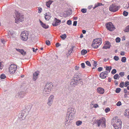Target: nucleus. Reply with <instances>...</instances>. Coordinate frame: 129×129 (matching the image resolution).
<instances>
[{
    "mask_svg": "<svg viewBox=\"0 0 129 129\" xmlns=\"http://www.w3.org/2000/svg\"><path fill=\"white\" fill-rule=\"evenodd\" d=\"M97 123L98 124V126H99L101 124H102V126L103 127H105L106 121L105 119L104 118H102L101 119L99 120H97Z\"/></svg>",
    "mask_w": 129,
    "mask_h": 129,
    "instance_id": "6e6552de",
    "label": "nucleus"
},
{
    "mask_svg": "<svg viewBox=\"0 0 129 129\" xmlns=\"http://www.w3.org/2000/svg\"><path fill=\"white\" fill-rule=\"evenodd\" d=\"M116 72V70L115 69H113L111 72V73L113 74H115Z\"/></svg>",
    "mask_w": 129,
    "mask_h": 129,
    "instance_id": "ea45409f",
    "label": "nucleus"
},
{
    "mask_svg": "<svg viewBox=\"0 0 129 129\" xmlns=\"http://www.w3.org/2000/svg\"><path fill=\"white\" fill-rule=\"evenodd\" d=\"M111 81V78L110 77H109L108 79V81L109 82H110Z\"/></svg>",
    "mask_w": 129,
    "mask_h": 129,
    "instance_id": "69168bd1",
    "label": "nucleus"
},
{
    "mask_svg": "<svg viewBox=\"0 0 129 129\" xmlns=\"http://www.w3.org/2000/svg\"><path fill=\"white\" fill-rule=\"evenodd\" d=\"M115 40L116 42L118 43L120 41V39L118 37L116 38Z\"/></svg>",
    "mask_w": 129,
    "mask_h": 129,
    "instance_id": "a19ab883",
    "label": "nucleus"
},
{
    "mask_svg": "<svg viewBox=\"0 0 129 129\" xmlns=\"http://www.w3.org/2000/svg\"><path fill=\"white\" fill-rule=\"evenodd\" d=\"M97 92L100 94H103L104 92V89L101 87H98L97 89Z\"/></svg>",
    "mask_w": 129,
    "mask_h": 129,
    "instance_id": "2eb2a0df",
    "label": "nucleus"
},
{
    "mask_svg": "<svg viewBox=\"0 0 129 129\" xmlns=\"http://www.w3.org/2000/svg\"><path fill=\"white\" fill-rule=\"evenodd\" d=\"M114 83L116 85H118V82L117 81H114Z\"/></svg>",
    "mask_w": 129,
    "mask_h": 129,
    "instance_id": "052dcab7",
    "label": "nucleus"
},
{
    "mask_svg": "<svg viewBox=\"0 0 129 129\" xmlns=\"http://www.w3.org/2000/svg\"><path fill=\"white\" fill-rule=\"evenodd\" d=\"M28 35V33L26 31H24L22 32L20 35L22 40L25 41L27 40Z\"/></svg>",
    "mask_w": 129,
    "mask_h": 129,
    "instance_id": "39448f33",
    "label": "nucleus"
},
{
    "mask_svg": "<svg viewBox=\"0 0 129 129\" xmlns=\"http://www.w3.org/2000/svg\"><path fill=\"white\" fill-rule=\"evenodd\" d=\"M32 49H33V52H36V50H38L37 48H36L35 50V48H32Z\"/></svg>",
    "mask_w": 129,
    "mask_h": 129,
    "instance_id": "6e6d98bb",
    "label": "nucleus"
},
{
    "mask_svg": "<svg viewBox=\"0 0 129 129\" xmlns=\"http://www.w3.org/2000/svg\"><path fill=\"white\" fill-rule=\"evenodd\" d=\"M39 74V71H37L33 74V79L36 81L38 78V76Z\"/></svg>",
    "mask_w": 129,
    "mask_h": 129,
    "instance_id": "ddd939ff",
    "label": "nucleus"
},
{
    "mask_svg": "<svg viewBox=\"0 0 129 129\" xmlns=\"http://www.w3.org/2000/svg\"><path fill=\"white\" fill-rule=\"evenodd\" d=\"M17 68V66L14 64H12L9 66V69L10 73L13 74L16 71Z\"/></svg>",
    "mask_w": 129,
    "mask_h": 129,
    "instance_id": "423d86ee",
    "label": "nucleus"
},
{
    "mask_svg": "<svg viewBox=\"0 0 129 129\" xmlns=\"http://www.w3.org/2000/svg\"><path fill=\"white\" fill-rule=\"evenodd\" d=\"M60 45H61L58 43H56L55 44L56 46L57 47H59V46H60Z\"/></svg>",
    "mask_w": 129,
    "mask_h": 129,
    "instance_id": "3c124183",
    "label": "nucleus"
},
{
    "mask_svg": "<svg viewBox=\"0 0 129 129\" xmlns=\"http://www.w3.org/2000/svg\"><path fill=\"white\" fill-rule=\"evenodd\" d=\"M15 49L18 52L20 53L23 56H25L26 54V52H25L24 50L23 49H19L15 48Z\"/></svg>",
    "mask_w": 129,
    "mask_h": 129,
    "instance_id": "4468645a",
    "label": "nucleus"
},
{
    "mask_svg": "<svg viewBox=\"0 0 129 129\" xmlns=\"http://www.w3.org/2000/svg\"><path fill=\"white\" fill-rule=\"evenodd\" d=\"M126 58L125 57H123L122 58L121 61L123 62H125L126 61Z\"/></svg>",
    "mask_w": 129,
    "mask_h": 129,
    "instance_id": "c9c22d12",
    "label": "nucleus"
},
{
    "mask_svg": "<svg viewBox=\"0 0 129 129\" xmlns=\"http://www.w3.org/2000/svg\"><path fill=\"white\" fill-rule=\"evenodd\" d=\"M108 73V72L106 71L105 72H103L101 73L100 74V76L102 79H105L107 76Z\"/></svg>",
    "mask_w": 129,
    "mask_h": 129,
    "instance_id": "f8f14e48",
    "label": "nucleus"
},
{
    "mask_svg": "<svg viewBox=\"0 0 129 129\" xmlns=\"http://www.w3.org/2000/svg\"><path fill=\"white\" fill-rule=\"evenodd\" d=\"M81 67L83 68H84L85 67V65L84 63H82L81 64Z\"/></svg>",
    "mask_w": 129,
    "mask_h": 129,
    "instance_id": "09e8293b",
    "label": "nucleus"
},
{
    "mask_svg": "<svg viewBox=\"0 0 129 129\" xmlns=\"http://www.w3.org/2000/svg\"><path fill=\"white\" fill-rule=\"evenodd\" d=\"M125 53L124 52L121 51L120 53V55H124Z\"/></svg>",
    "mask_w": 129,
    "mask_h": 129,
    "instance_id": "13d9d810",
    "label": "nucleus"
},
{
    "mask_svg": "<svg viewBox=\"0 0 129 129\" xmlns=\"http://www.w3.org/2000/svg\"><path fill=\"white\" fill-rule=\"evenodd\" d=\"M61 22L60 20H58L56 18H55L54 21L52 24L53 26H56L59 25Z\"/></svg>",
    "mask_w": 129,
    "mask_h": 129,
    "instance_id": "9d476101",
    "label": "nucleus"
},
{
    "mask_svg": "<svg viewBox=\"0 0 129 129\" xmlns=\"http://www.w3.org/2000/svg\"><path fill=\"white\" fill-rule=\"evenodd\" d=\"M114 58L115 60L117 61L119 59V58L117 56H115L114 57Z\"/></svg>",
    "mask_w": 129,
    "mask_h": 129,
    "instance_id": "4c0bfd02",
    "label": "nucleus"
},
{
    "mask_svg": "<svg viewBox=\"0 0 129 129\" xmlns=\"http://www.w3.org/2000/svg\"><path fill=\"white\" fill-rule=\"evenodd\" d=\"M16 18H15V20H18V21H20L21 19L20 18V15L19 14H18V13L16 14Z\"/></svg>",
    "mask_w": 129,
    "mask_h": 129,
    "instance_id": "412c9836",
    "label": "nucleus"
},
{
    "mask_svg": "<svg viewBox=\"0 0 129 129\" xmlns=\"http://www.w3.org/2000/svg\"><path fill=\"white\" fill-rule=\"evenodd\" d=\"M119 77V76L118 74H115L114 76V78L115 79H118Z\"/></svg>",
    "mask_w": 129,
    "mask_h": 129,
    "instance_id": "cd10ccee",
    "label": "nucleus"
},
{
    "mask_svg": "<svg viewBox=\"0 0 129 129\" xmlns=\"http://www.w3.org/2000/svg\"><path fill=\"white\" fill-rule=\"evenodd\" d=\"M40 23L42 26L45 28H47L49 26L47 25H46L45 24L43 23L40 20Z\"/></svg>",
    "mask_w": 129,
    "mask_h": 129,
    "instance_id": "6ab92c4d",
    "label": "nucleus"
},
{
    "mask_svg": "<svg viewBox=\"0 0 129 129\" xmlns=\"http://www.w3.org/2000/svg\"><path fill=\"white\" fill-rule=\"evenodd\" d=\"M102 68L100 67L98 68V71L99 72H100L102 70Z\"/></svg>",
    "mask_w": 129,
    "mask_h": 129,
    "instance_id": "603ef678",
    "label": "nucleus"
},
{
    "mask_svg": "<svg viewBox=\"0 0 129 129\" xmlns=\"http://www.w3.org/2000/svg\"><path fill=\"white\" fill-rule=\"evenodd\" d=\"M52 3V1H49L46 2V5L48 7H49L50 5Z\"/></svg>",
    "mask_w": 129,
    "mask_h": 129,
    "instance_id": "4be33fe9",
    "label": "nucleus"
},
{
    "mask_svg": "<svg viewBox=\"0 0 129 129\" xmlns=\"http://www.w3.org/2000/svg\"><path fill=\"white\" fill-rule=\"evenodd\" d=\"M53 87V85L52 83H47L45 87V90L43 91L44 94L48 93L47 92H50L52 89Z\"/></svg>",
    "mask_w": 129,
    "mask_h": 129,
    "instance_id": "20e7f679",
    "label": "nucleus"
},
{
    "mask_svg": "<svg viewBox=\"0 0 129 129\" xmlns=\"http://www.w3.org/2000/svg\"><path fill=\"white\" fill-rule=\"evenodd\" d=\"M45 18L46 20H49L51 18V15L50 13H46Z\"/></svg>",
    "mask_w": 129,
    "mask_h": 129,
    "instance_id": "dca6fc26",
    "label": "nucleus"
},
{
    "mask_svg": "<svg viewBox=\"0 0 129 129\" xmlns=\"http://www.w3.org/2000/svg\"><path fill=\"white\" fill-rule=\"evenodd\" d=\"M51 102H52L51 101H50L48 100V104L49 106H51Z\"/></svg>",
    "mask_w": 129,
    "mask_h": 129,
    "instance_id": "4d7b16f0",
    "label": "nucleus"
},
{
    "mask_svg": "<svg viewBox=\"0 0 129 129\" xmlns=\"http://www.w3.org/2000/svg\"><path fill=\"white\" fill-rule=\"evenodd\" d=\"M54 98V96L53 95H51L49 97L48 100L50 101H52V99H53Z\"/></svg>",
    "mask_w": 129,
    "mask_h": 129,
    "instance_id": "7c9ffc66",
    "label": "nucleus"
},
{
    "mask_svg": "<svg viewBox=\"0 0 129 129\" xmlns=\"http://www.w3.org/2000/svg\"><path fill=\"white\" fill-rule=\"evenodd\" d=\"M121 90V89L119 88H117L115 90V92L117 93H119Z\"/></svg>",
    "mask_w": 129,
    "mask_h": 129,
    "instance_id": "473e14b6",
    "label": "nucleus"
},
{
    "mask_svg": "<svg viewBox=\"0 0 129 129\" xmlns=\"http://www.w3.org/2000/svg\"><path fill=\"white\" fill-rule=\"evenodd\" d=\"M93 66L96 67L97 65V63L96 62V61H94V64H93Z\"/></svg>",
    "mask_w": 129,
    "mask_h": 129,
    "instance_id": "8fccbe9b",
    "label": "nucleus"
},
{
    "mask_svg": "<svg viewBox=\"0 0 129 129\" xmlns=\"http://www.w3.org/2000/svg\"><path fill=\"white\" fill-rule=\"evenodd\" d=\"M124 96L125 98H126L127 97V94L126 93H125L124 94Z\"/></svg>",
    "mask_w": 129,
    "mask_h": 129,
    "instance_id": "0e129e2a",
    "label": "nucleus"
},
{
    "mask_svg": "<svg viewBox=\"0 0 129 129\" xmlns=\"http://www.w3.org/2000/svg\"><path fill=\"white\" fill-rule=\"evenodd\" d=\"M121 104V102L120 101L118 102L116 104V105L117 106H120Z\"/></svg>",
    "mask_w": 129,
    "mask_h": 129,
    "instance_id": "a18cd8bd",
    "label": "nucleus"
},
{
    "mask_svg": "<svg viewBox=\"0 0 129 129\" xmlns=\"http://www.w3.org/2000/svg\"><path fill=\"white\" fill-rule=\"evenodd\" d=\"M123 14L124 16H127L128 15V12H126V11H124L123 12Z\"/></svg>",
    "mask_w": 129,
    "mask_h": 129,
    "instance_id": "f704fd0d",
    "label": "nucleus"
},
{
    "mask_svg": "<svg viewBox=\"0 0 129 129\" xmlns=\"http://www.w3.org/2000/svg\"><path fill=\"white\" fill-rule=\"evenodd\" d=\"M106 28L109 31H112L115 29V27L111 22H109L106 24Z\"/></svg>",
    "mask_w": 129,
    "mask_h": 129,
    "instance_id": "0eeeda50",
    "label": "nucleus"
},
{
    "mask_svg": "<svg viewBox=\"0 0 129 129\" xmlns=\"http://www.w3.org/2000/svg\"><path fill=\"white\" fill-rule=\"evenodd\" d=\"M124 115L126 117L129 118V109L125 110Z\"/></svg>",
    "mask_w": 129,
    "mask_h": 129,
    "instance_id": "aec40b11",
    "label": "nucleus"
},
{
    "mask_svg": "<svg viewBox=\"0 0 129 129\" xmlns=\"http://www.w3.org/2000/svg\"><path fill=\"white\" fill-rule=\"evenodd\" d=\"M111 69V66L108 67L106 68V70L108 71V73L110 72V70Z\"/></svg>",
    "mask_w": 129,
    "mask_h": 129,
    "instance_id": "c756f323",
    "label": "nucleus"
},
{
    "mask_svg": "<svg viewBox=\"0 0 129 129\" xmlns=\"http://www.w3.org/2000/svg\"><path fill=\"white\" fill-rule=\"evenodd\" d=\"M82 32L83 34H85L86 33V31L84 30H82Z\"/></svg>",
    "mask_w": 129,
    "mask_h": 129,
    "instance_id": "e2e57ef3",
    "label": "nucleus"
},
{
    "mask_svg": "<svg viewBox=\"0 0 129 129\" xmlns=\"http://www.w3.org/2000/svg\"><path fill=\"white\" fill-rule=\"evenodd\" d=\"M102 5V3H98L97 4H95V7L93 8V9H95V8L98 7L99 6H100Z\"/></svg>",
    "mask_w": 129,
    "mask_h": 129,
    "instance_id": "b1692460",
    "label": "nucleus"
},
{
    "mask_svg": "<svg viewBox=\"0 0 129 129\" xmlns=\"http://www.w3.org/2000/svg\"><path fill=\"white\" fill-rule=\"evenodd\" d=\"M124 31L125 32H129V25L126 27Z\"/></svg>",
    "mask_w": 129,
    "mask_h": 129,
    "instance_id": "5701e85b",
    "label": "nucleus"
},
{
    "mask_svg": "<svg viewBox=\"0 0 129 129\" xmlns=\"http://www.w3.org/2000/svg\"><path fill=\"white\" fill-rule=\"evenodd\" d=\"M129 85V82L128 81H126L125 82L124 85V87H127Z\"/></svg>",
    "mask_w": 129,
    "mask_h": 129,
    "instance_id": "72a5a7b5",
    "label": "nucleus"
},
{
    "mask_svg": "<svg viewBox=\"0 0 129 129\" xmlns=\"http://www.w3.org/2000/svg\"><path fill=\"white\" fill-rule=\"evenodd\" d=\"M113 125L115 129H121V127L122 121L117 117L113 118Z\"/></svg>",
    "mask_w": 129,
    "mask_h": 129,
    "instance_id": "f257e3e1",
    "label": "nucleus"
},
{
    "mask_svg": "<svg viewBox=\"0 0 129 129\" xmlns=\"http://www.w3.org/2000/svg\"><path fill=\"white\" fill-rule=\"evenodd\" d=\"M67 24L69 25H70L71 24L72 22L71 20H68L67 22Z\"/></svg>",
    "mask_w": 129,
    "mask_h": 129,
    "instance_id": "49530a36",
    "label": "nucleus"
},
{
    "mask_svg": "<svg viewBox=\"0 0 129 129\" xmlns=\"http://www.w3.org/2000/svg\"><path fill=\"white\" fill-rule=\"evenodd\" d=\"M74 116V114H69V116L68 117V118H67L68 120H70V121L72 120L73 119V118Z\"/></svg>",
    "mask_w": 129,
    "mask_h": 129,
    "instance_id": "a211bd4d",
    "label": "nucleus"
},
{
    "mask_svg": "<svg viewBox=\"0 0 129 129\" xmlns=\"http://www.w3.org/2000/svg\"><path fill=\"white\" fill-rule=\"evenodd\" d=\"M110 48V45L109 43L108 42H107L105 44L103 47V48L104 49H107Z\"/></svg>",
    "mask_w": 129,
    "mask_h": 129,
    "instance_id": "f3484780",
    "label": "nucleus"
},
{
    "mask_svg": "<svg viewBox=\"0 0 129 129\" xmlns=\"http://www.w3.org/2000/svg\"><path fill=\"white\" fill-rule=\"evenodd\" d=\"M46 44L47 45H49L50 44V42L48 40H47L46 41Z\"/></svg>",
    "mask_w": 129,
    "mask_h": 129,
    "instance_id": "79ce46f5",
    "label": "nucleus"
},
{
    "mask_svg": "<svg viewBox=\"0 0 129 129\" xmlns=\"http://www.w3.org/2000/svg\"><path fill=\"white\" fill-rule=\"evenodd\" d=\"M82 121L79 120L76 122V124L77 125L79 126L81 125L82 124Z\"/></svg>",
    "mask_w": 129,
    "mask_h": 129,
    "instance_id": "393cba45",
    "label": "nucleus"
},
{
    "mask_svg": "<svg viewBox=\"0 0 129 129\" xmlns=\"http://www.w3.org/2000/svg\"><path fill=\"white\" fill-rule=\"evenodd\" d=\"M80 75L79 73H76L74 76V79H72L71 83V85H72V86H75L77 84V82L78 80H79L80 79H79L80 78Z\"/></svg>",
    "mask_w": 129,
    "mask_h": 129,
    "instance_id": "7ed1b4c3",
    "label": "nucleus"
},
{
    "mask_svg": "<svg viewBox=\"0 0 129 129\" xmlns=\"http://www.w3.org/2000/svg\"><path fill=\"white\" fill-rule=\"evenodd\" d=\"M87 51L83 49L81 51V54L83 55H84L87 53Z\"/></svg>",
    "mask_w": 129,
    "mask_h": 129,
    "instance_id": "bb28decb",
    "label": "nucleus"
},
{
    "mask_svg": "<svg viewBox=\"0 0 129 129\" xmlns=\"http://www.w3.org/2000/svg\"><path fill=\"white\" fill-rule=\"evenodd\" d=\"M85 63L87 65L90 66H91L90 63V62H89V61H86Z\"/></svg>",
    "mask_w": 129,
    "mask_h": 129,
    "instance_id": "e433bc0d",
    "label": "nucleus"
},
{
    "mask_svg": "<svg viewBox=\"0 0 129 129\" xmlns=\"http://www.w3.org/2000/svg\"><path fill=\"white\" fill-rule=\"evenodd\" d=\"M98 104H95L93 106V107L95 108H96L98 107Z\"/></svg>",
    "mask_w": 129,
    "mask_h": 129,
    "instance_id": "5fc2aeb1",
    "label": "nucleus"
},
{
    "mask_svg": "<svg viewBox=\"0 0 129 129\" xmlns=\"http://www.w3.org/2000/svg\"><path fill=\"white\" fill-rule=\"evenodd\" d=\"M110 109L109 108H107L105 109V111L106 113H107L110 111Z\"/></svg>",
    "mask_w": 129,
    "mask_h": 129,
    "instance_id": "c03bdc74",
    "label": "nucleus"
},
{
    "mask_svg": "<svg viewBox=\"0 0 129 129\" xmlns=\"http://www.w3.org/2000/svg\"><path fill=\"white\" fill-rule=\"evenodd\" d=\"M81 12L83 13H85L86 12V9H82L81 10Z\"/></svg>",
    "mask_w": 129,
    "mask_h": 129,
    "instance_id": "37998d69",
    "label": "nucleus"
},
{
    "mask_svg": "<svg viewBox=\"0 0 129 129\" xmlns=\"http://www.w3.org/2000/svg\"><path fill=\"white\" fill-rule=\"evenodd\" d=\"M101 38L94 39L91 45L92 47L94 48H97L101 44Z\"/></svg>",
    "mask_w": 129,
    "mask_h": 129,
    "instance_id": "f03ea898",
    "label": "nucleus"
},
{
    "mask_svg": "<svg viewBox=\"0 0 129 129\" xmlns=\"http://www.w3.org/2000/svg\"><path fill=\"white\" fill-rule=\"evenodd\" d=\"M67 37V36L66 34L61 35L60 36V37L63 40H64Z\"/></svg>",
    "mask_w": 129,
    "mask_h": 129,
    "instance_id": "a878e982",
    "label": "nucleus"
},
{
    "mask_svg": "<svg viewBox=\"0 0 129 129\" xmlns=\"http://www.w3.org/2000/svg\"><path fill=\"white\" fill-rule=\"evenodd\" d=\"M77 21H74L73 22V25L75 26H76L77 25Z\"/></svg>",
    "mask_w": 129,
    "mask_h": 129,
    "instance_id": "864d4df0",
    "label": "nucleus"
},
{
    "mask_svg": "<svg viewBox=\"0 0 129 129\" xmlns=\"http://www.w3.org/2000/svg\"><path fill=\"white\" fill-rule=\"evenodd\" d=\"M119 75L121 76V77H123L124 75V72H122L119 73Z\"/></svg>",
    "mask_w": 129,
    "mask_h": 129,
    "instance_id": "58836bf2",
    "label": "nucleus"
},
{
    "mask_svg": "<svg viewBox=\"0 0 129 129\" xmlns=\"http://www.w3.org/2000/svg\"><path fill=\"white\" fill-rule=\"evenodd\" d=\"M3 66V65L2 63L0 62V69H2Z\"/></svg>",
    "mask_w": 129,
    "mask_h": 129,
    "instance_id": "de8ad7c7",
    "label": "nucleus"
},
{
    "mask_svg": "<svg viewBox=\"0 0 129 129\" xmlns=\"http://www.w3.org/2000/svg\"><path fill=\"white\" fill-rule=\"evenodd\" d=\"M83 37V35L82 34L81 35H80V37L81 38H82Z\"/></svg>",
    "mask_w": 129,
    "mask_h": 129,
    "instance_id": "338daca9",
    "label": "nucleus"
},
{
    "mask_svg": "<svg viewBox=\"0 0 129 129\" xmlns=\"http://www.w3.org/2000/svg\"><path fill=\"white\" fill-rule=\"evenodd\" d=\"M6 77L5 75L4 74H2L0 76V77L1 79H4Z\"/></svg>",
    "mask_w": 129,
    "mask_h": 129,
    "instance_id": "c85d7f7f",
    "label": "nucleus"
},
{
    "mask_svg": "<svg viewBox=\"0 0 129 129\" xmlns=\"http://www.w3.org/2000/svg\"><path fill=\"white\" fill-rule=\"evenodd\" d=\"M109 10L110 11L115 12L119 10L118 7L112 4L111 5L109 8Z\"/></svg>",
    "mask_w": 129,
    "mask_h": 129,
    "instance_id": "1a4fd4ad",
    "label": "nucleus"
},
{
    "mask_svg": "<svg viewBox=\"0 0 129 129\" xmlns=\"http://www.w3.org/2000/svg\"><path fill=\"white\" fill-rule=\"evenodd\" d=\"M124 91L125 93H126L127 92V90L125 88L124 89Z\"/></svg>",
    "mask_w": 129,
    "mask_h": 129,
    "instance_id": "680f3d73",
    "label": "nucleus"
},
{
    "mask_svg": "<svg viewBox=\"0 0 129 129\" xmlns=\"http://www.w3.org/2000/svg\"><path fill=\"white\" fill-rule=\"evenodd\" d=\"M68 111L69 114H75L76 111L75 109L73 107H70L69 108L68 110Z\"/></svg>",
    "mask_w": 129,
    "mask_h": 129,
    "instance_id": "9b49d317",
    "label": "nucleus"
},
{
    "mask_svg": "<svg viewBox=\"0 0 129 129\" xmlns=\"http://www.w3.org/2000/svg\"><path fill=\"white\" fill-rule=\"evenodd\" d=\"M127 78L129 80V75H128L127 76Z\"/></svg>",
    "mask_w": 129,
    "mask_h": 129,
    "instance_id": "774afa93",
    "label": "nucleus"
},
{
    "mask_svg": "<svg viewBox=\"0 0 129 129\" xmlns=\"http://www.w3.org/2000/svg\"><path fill=\"white\" fill-rule=\"evenodd\" d=\"M124 86V82H121L119 85V87L121 88L123 87Z\"/></svg>",
    "mask_w": 129,
    "mask_h": 129,
    "instance_id": "2f4dec72",
    "label": "nucleus"
},
{
    "mask_svg": "<svg viewBox=\"0 0 129 129\" xmlns=\"http://www.w3.org/2000/svg\"><path fill=\"white\" fill-rule=\"evenodd\" d=\"M79 67H77V66H76L75 69L76 70H78L79 69Z\"/></svg>",
    "mask_w": 129,
    "mask_h": 129,
    "instance_id": "bf43d9fd",
    "label": "nucleus"
}]
</instances>
